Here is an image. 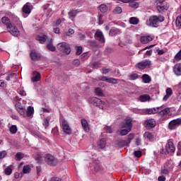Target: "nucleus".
Masks as SVG:
<instances>
[{
  "instance_id": "1",
  "label": "nucleus",
  "mask_w": 181,
  "mask_h": 181,
  "mask_svg": "<svg viewBox=\"0 0 181 181\" xmlns=\"http://www.w3.org/2000/svg\"><path fill=\"white\" fill-rule=\"evenodd\" d=\"M16 26H19V28H23L22 22H21L19 19L17 20L16 23H11L6 27L8 33H11V35H12L13 36H19V30H18V28H16Z\"/></svg>"
},
{
  "instance_id": "2",
  "label": "nucleus",
  "mask_w": 181,
  "mask_h": 181,
  "mask_svg": "<svg viewBox=\"0 0 181 181\" xmlns=\"http://www.w3.org/2000/svg\"><path fill=\"white\" fill-rule=\"evenodd\" d=\"M175 151V147L173 144V142L168 139L165 144V148H161L160 153L161 154L165 155L166 153H173Z\"/></svg>"
},
{
  "instance_id": "3",
  "label": "nucleus",
  "mask_w": 181,
  "mask_h": 181,
  "mask_svg": "<svg viewBox=\"0 0 181 181\" xmlns=\"http://www.w3.org/2000/svg\"><path fill=\"white\" fill-rule=\"evenodd\" d=\"M122 128H127L124 129H122L120 131V135L122 136H124L125 135H128L129 132H131V129H132V119L131 118H127L126 119V124H124L122 125Z\"/></svg>"
},
{
  "instance_id": "4",
  "label": "nucleus",
  "mask_w": 181,
  "mask_h": 181,
  "mask_svg": "<svg viewBox=\"0 0 181 181\" xmlns=\"http://www.w3.org/2000/svg\"><path fill=\"white\" fill-rule=\"evenodd\" d=\"M88 103L95 107H98L100 110H104V107H105V102L101 100V99L98 98L97 97L89 98Z\"/></svg>"
},
{
  "instance_id": "5",
  "label": "nucleus",
  "mask_w": 181,
  "mask_h": 181,
  "mask_svg": "<svg viewBox=\"0 0 181 181\" xmlns=\"http://www.w3.org/2000/svg\"><path fill=\"white\" fill-rule=\"evenodd\" d=\"M57 48L59 52L64 53V54H70L71 52V49L70 48V45L66 42H62L61 43L57 44Z\"/></svg>"
},
{
  "instance_id": "6",
  "label": "nucleus",
  "mask_w": 181,
  "mask_h": 181,
  "mask_svg": "<svg viewBox=\"0 0 181 181\" xmlns=\"http://www.w3.org/2000/svg\"><path fill=\"white\" fill-rule=\"evenodd\" d=\"M60 125L61 129L66 135H71V127H70V124H69V122H67V120L62 119L60 121Z\"/></svg>"
},
{
  "instance_id": "7",
  "label": "nucleus",
  "mask_w": 181,
  "mask_h": 181,
  "mask_svg": "<svg viewBox=\"0 0 181 181\" xmlns=\"http://www.w3.org/2000/svg\"><path fill=\"white\" fill-rule=\"evenodd\" d=\"M44 160L49 166H56V165H57V158L54 157L52 154H45L44 156Z\"/></svg>"
},
{
  "instance_id": "8",
  "label": "nucleus",
  "mask_w": 181,
  "mask_h": 181,
  "mask_svg": "<svg viewBox=\"0 0 181 181\" xmlns=\"http://www.w3.org/2000/svg\"><path fill=\"white\" fill-rule=\"evenodd\" d=\"M159 23V17L156 16H152L146 21V24L147 26L151 28H158Z\"/></svg>"
},
{
  "instance_id": "9",
  "label": "nucleus",
  "mask_w": 181,
  "mask_h": 181,
  "mask_svg": "<svg viewBox=\"0 0 181 181\" xmlns=\"http://www.w3.org/2000/svg\"><path fill=\"white\" fill-rule=\"evenodd\" d=\"M151 61L149 59H146L144 61H141L136 64V69H140V70H144V69H146L148 67H151Z\"/></svg>"
},
{
  "instance_id": "10",
  "label": "nucleus",
  "mask_w": 181,
  "mask_h": 181,
  "mask_svg": "<svg viewBox=\"0 0 181 181\" xmlns=\"http://www.w3.org/2000/svg\"><path fill=\"white\" fill-rule=\"evenodd\" d=\"M181 125V117L175 119L169 122L168 128L170 130H175L177 127Z\"/></svg>"
},
{
  "instance_id": "11",
  "label": "nucleus",
  "mask_w": 181,
  "mask_h": 181,
  "mask_svg": "<svg viewBox=\"0 0 181 181\" xmlns=\"http://www.w3.org/2000/svg\"><path fill=\"white\" fill-rule=\"evenodd\" d=\"M16 108L20 115H22L25 118L28 117V115H26V107H23L21 103H17L16 104Z\"/></svg>"
},
{
  "instance_id": "12",
  "label": "nucleus",
  "mask_w": 181,
  "mask_h": 181,
  "mask_svg": "<svg viewBox=\"0 0 181 181\" xmlns=\"http://www.w3.org/2000/svg\"><path fill=\"white\" fill-rule=\"evenodd\" d=\"M98 80H100V81H106L107 83H110L111 84L118 83V79H116L115 78H107L103 76H98Z\"/></svg>"
},
{
  "instance_id": "13",
  "label": "nucleus",
  "mask_w": 181,
  "mask_h": 181,
  "mask_svg": "<svg viewBox=\"0 0 181 181\" xmlns=\"http://www.w3.org/2000/svg\"><path fill=\"white\" fill-rule=\"evenodd\" d=\"M170 112V109L168 107L164 108L163 110L160 111V121H165V119H168V113Z\"/></svg>"
},
{
  "instance_id": "14",
  "label": "nucleus",
  "mask_w": 181,
  "mask_h": 181,
  "mask_svg": "<svg viewBox=\"0 0 181 181\" xmlns=\"http://www.w3.org/2000/svg\"><path fill=\"white\" fill-rule=\"evenodd\" d=\"M95 38L96 40H98L100 43H105V38L104 37V35L100 30H96L95 33Z\"/></svg>"
},
{
  "instance_id": "15",
  "label": "nucleus",
  "mask_w": 181,
  "mask_h": 181,
  "mask_svg": "<svg viewBox=\"0 0 181 181\" xmlns=\"http://www.w3.org/2000/svg\"><path fill=\"white\" fill-rule=\"evenodd\" d=\"M144 124L147 129H151V128H155L156 126V122L153 119H148L146 120Z\"/></svg>"
},
{
  "instance_id": "16",
  "label": "nucleus",
  "mask_w": 181,
  "mask_h": 181,
  "mask_svg": "<svg viewBox=\"0 0 181 181\" xmlns=\"http://www.w3.org/2000/svg\"><path fill=\"white\" fill-rule=\"evenodd\" d=\"M152 40H153V37L151 35L141 36L140 38L141 42L144 45H146V43H149Z\"/></svg>"
},
{
  "instance_id": "17",
  "label": "nucleus",
  "mask_w": 181,
  "mask_h": 181,
  "mask_svg": "<svg viewBox=\"0 0 181 181\" xmlns=\"http://www.w3.org/2000/svg\"><path fill=\"white\" fill-rule=\"evenodd\" d=\"M47 48L48 50H50V52H55L56 51V47L53 45V40L52 38H49L47 41Z\"/></svg>"
},
{
  "instance_id": "18",
  "label": "nucleus",
  "mask_w": 181,
  "mask_h": 181,
  "mask_svg": "<svg viewBox=\"0 0 181 181\" xmlns=\"http://www.w3.org/2000/svg\"><path fill=\"white\" fill-rule=\"evenodd\" d=\"M159 111V107H157V108H148V109H144L143 110V112L144 114H148V115H151V114H157V112Z\"/></svg>"
},
{
  "instance_id": "19",
  "label": "nucleus",
  "mask_w": 181,
  "mask_h": 181,
  "mask_svg": "<svg viewBox=\"0 0 181 181\" xmlns=\"http://www.w3.org/2000/svg\"><path fill=\"white\" fill-rule=\"evenodd\" d=\"M49 37H47V35H37L36 37V40H37L38 42H40V43H45L46 41L47 42V40H49Z\"/></svg>"
},
{
  "instance_id": "20",
  "label": "nucleus",
  "mask_w": 181,
  "mask_h": 181,
  "mask_svg": "<svg viewBox=\"0 0 181 181\" xmlns=\"http://www.w3.org/2000/svg\"><path fill=\"white\" fill-rule=\"evenodd\" d=\"M173 71L176 76H181V64H176V65L173 66Z\"/></svg>"
},
{
  "instance_id": "21",
  "label": "nucleus",
  "mask_w": 181,
  "mask_h": 181,
  "mask_svg": "<svg viewBox=\"0 0 181 181\" xmlns=\"http://www.w3.org/2000/svg\"><path fill=\"white\" fill-rule=\"evenodd\" d=\"M81 125L85 132H88V131H90V127H88V122H87L86 119H81Z\"/></svg>"
},
{
  "instance_id": "22",
  "label": "nucleus",
  "mask_w": 181,
  "mask_h": 181,
  "mask_svg": "<svg viewBox=\"0 0 181 181\" xmlns=\"http://www.w3.org/2000/svg\"><path fill=\"white\" fill-rule=\"evenodd\" d=\"M30 57L32 60L36 62V60H39V59H40V54L36 52V51L33 50L30 53Z\"/></svg>"
},
{
  "instance_id": "23",
  "label": "nucleus",
  "mask_w": 181,
  "mask_h": 181,
  "mask_svg": "<svg viewBox=\"0 0 181 181\" xmlns=\"http://www.w3.org/2000/svg\"><path fill=\"white\" fill-rule=\"evenodd\" d=\"M40 78H41L40 73L37 71H34L33 76L32 78V81H33V83H36L37 81H40Z\"/></svg>"
},
{
  "instance_id": "24",
  "label": "nucleus",
  "mask_w": 181,
  "mask_h": 181,
  "mask_svg": "<svg viewBox=\"0 0 181 181\" xmlns=\"http://www.w3.org/2000/svg\"><path fill=\"white\" fill-rule=\"evenodd\" d=\"M23 13H26L27 15H29L30 13V3H27L25 5L23 6Z\"/></svg>"
},
{
  "instance_id": "25",
  "label": "nucleus",
  "mask_w": 181,
  "mask_h": 181,
  "mask_svg": "<svg viewBox=\"0 0 181 181\" xmlns=\"http://www.w3.org/2000/svg\"><path fill=\"white\" fill-rule=\"evenodd\" d=\"M164 167L168 169L169 170H172L174 168V163L173 162L172 160H169L165 163Z\"/></svg>"
},
{
  "instance_id": "26",
  "label": "nucleus",
  "mask_w": 181,
  "mask_h": 181,
  "mask_svg": "<svg viewBox=\"0 0 181 181\" xmlns=\"http://www.w3.org/2000/svg\"><path fill=\"white\" fill-rule=\"evenodd\" d=\"M169 6L166 3L161 2L159 6V12H163L168 11Z\"/></svg>"
},
{
  "instance_id": "27",
  "label": "nucleus",
  "mask_w": 181,
  "mask_h": 181,
  "mask_svg": "<svg viewBox=\"0 0 181 181\" xmlns=\"http://www.w3.org/2000/svg\"><path fill=\"white\" fill-rule=\"evenodd\" d=\"M121 30L118 28H112L110 30L109 35L110 36H116V35H120Z\"/></svg>"
},
{
  "instance_id": "28",
  "label": "nucleus",
  "mask_w": 181,
  "mask_h": 181,
  "mask_svg": "<svg viewBox=\"0 0 181 181\" xmlns=\"http://www.w3.org/2000/svg\"><path fill=\"white\" fill-rule=\"evenodd\" d=\"M139 100L141 103H145V102L149 101V100H151V96H149V95H141L139 96Z\"/></svg>"
},
{
  "instance_id": "29",
  "label": "nucleus",
  "mask_w": 181,
  "mask_h": 181,
  "mask_svg": "<svg viewBox=\"0 0 181 181\" xmlns=\"http://www.w3.org/2000/svg\"><path fill=\"white\" fill-rule=\"evenodd\" d=\"M166 95L163 97V100L166 101L173 94V90L171 88H168L165 90Z\"/></svg>"
},
{
  "instance_id": "30",
  "label": "nucleus",
  "mask_w": 181,
  "mask_h": 181,
  "mask_svg": "<svg viewBox=\"0 0 181 181\" xmlns=\"http://www.w3.org/2000/svg\"><path fill=\"white\" fill-rule=\"evenodd\" d=\"M98 146H99V148H100L101 149L104 148V147L105 146V145H107V141H105V139H100L98 142Z\"/></svg>"
},
{
  "instance_id": "31",
  "label": "nucleus",
  "mask_w": 181,
  "mask_h": 181,
  "mask_svg": "<svg viewBox=\"0 0 181 181\" xmlns=\"http://www.w3.org/2000/svg\"><path fill=\"white\" fill-rule=\"evenodd\" d=\"M45 13L47 17H50L51 15L53 14V11L52 10V8H50V4H47L45 6Z\"/></svg>"
},
{
  "instance_id": "32",
  "label": "nucleus",
  "mask_w": 181,
  "mask_h": 181,
  "mask_svg": "<svg viewBox=\"0 0 181 181\" xmlns=\"http://www.w3.org/2000/svg\"><path fill=\"white\" fill-rule=\"evenodd\" d=\"M77 13H78V11H77V10L71 11L68 13V16L69 19H71V21H73V19H74L76 16H77Z\"/></svg>"
},
{
  "instance_id": "33",
  "label": "nucleus",
  "mask_w": 181,
  "mask_h": 181,
  "mask_svg": "<svg viewBox=\"0 0 181 181\" xmlns=\"http://www.w3.org/2000/svg\"><path fill=\"white\" fill-rule=\"evenodd\" d=\"M137 0H132L130 1L129 5L130 8H134V9H136V8L139 7V4L136 2Z\"/></svg>"
},
{
  "instance_id": "34",
  "label": "nucleus",
  "mask_w": 181,
  "mask_h": 181,
  "mask_svg": "<svg viewBox=\"0 0 181 181\" xmlns=\"http://www.w3.org/2000/svg\"><path fill=\"white\" fill-rule=\"evenodd\" d=\"M95 93L98 95V97H104V91L101 88H96L95 89Z\"/></svg>"
},
{
  "instance_id": "35",
  "label": "nucleus",
  "mask_w": 181,
  "mask_h": 181,
  "mask_svg": "<svg viewBox=\"0 0 181 181\" xmlns=\"http://www.w3.org/2000/svg\"><path fill=\"white\" fill-rule=\"evenodd\" d=\"M1 22L4 25H6V28H7L8 25L12 23V22H11V20H9L8 17H3L1 18Z\"/></svg>"
},
{
  "instance_id": "36",
  "label": "nucleus",
  "mask_w": 181,
  "mask_h": 181,
  "mask_svg": "<svg viewBox=\"0 0 181 181\" xmlns=\"http://www.w3.org/2000/svg\"><path fill=\"white\" fill-rule=\"evenodd\" d=\"M142 81H143V83L148 84V83H151V77L148 76V74H144L142 76Z\"/></svg>"
},
{
  "instance_id": "37",
  "label": "nucleus",
  "mask_w": 181,
  "mask_h": 181,
  "mask_svg": "<svg viewBox=\"0 0 181 181\" xmlns=\"http://www.w3.org/2000/svg\"><path fill=\"white\" fill-rule=\"evenodd\" d=\"M118 146L120 148H124V146H128L129 145L127 140H119L117 143Z\"/></svg>"
},
{
  "instance_id": "38",
  "label": "nucleus",
  "mask_w": 181,
  "mask_h": 181,
  "mask_svg": "<svg viewBox=\"0 0 181 181\" xmlns=\"http://www.w3.org/2000/svg\"><path fill=\"white\" fill-rule=\"evenodd\" d=\"M33 112H34V109L32 106H29L27 108V112H25L27 117H32V115H33Z\"/></svg>"
},
{
  "instance_id": "39",
  "label": "nucleus",
  "mask_w": 181,
  "mask_h": 181,
  "mask_svg": "<svg viewBox=\"0 0 181 181\" xmlns=\"http://www.w3.org/2000/svg\"><path fill=\"white\" fill-rule=\"evenodd\" d=\"M129 23H131V25H138V23H139V19L136 17H132L129 19Z\"/></svg>"
},
{
  "instance_id": "40",
  "label": "nucleus",
  "mask_w": 181,
  "mask_h": 181,
  "mask_svg": "<svg viewBox=\"0 0 181 181\" xmlns=\"http://www.w3.org/2000/svg\"><path fill=\"white\" fill-rule=\"evenodd\" d=\"M99 10L100 11V12H102V13H105V12L108 11V7L105 4H101L100 6H99Z\"/></svg>"
},
{
  "instance_id": "41",
  "label": "nucleus",
  "mask_w": 181,
  "mask_h": 181,
  "mask_svg": "<svg viewBox=\"0 0 181 181\" xmlns=\"http://www.w3.org/2000/svg\"><path fill=\"white\" fill-rule=\"evenodd\" d=\"M31 170L32 169L30 168V165H26L23 166V173H30Z\"/></svg>"
},
{
  "instance_id": "42",
  "label": "nucleus",
  "mask_w": 181,
  "mask_h": 181,
  "mask_svg": "<svg viewBox=\"0 0 181 181\" xmlns=\"http://www.w3.org/2000/svg\"><path fill=\"white\" fill-rule=\"evenodd\" d=\"M135 135L132 133H130L127 138V142L129 145L131 144V141H132L134 138Z\"/></svg>"
},
{
  "instance_id": "43",
  "label": "nucleus",
  "mask_w": 181,
  "mask_h": 181,
  "mask_svg": "<svg viewBox=\"0 0 181 181\" xmlns=\"http://www.w3.org/2000/svg\"><path fill=\"white\" fill-rule=\"evenodd\" d=\"M175 25L177 28H181V16H178L176 18Z\"/></svg>"
},
{
  "instance_id": "44",
  "label": "nucleus",
  "mask_w": 181,
  "mask_h": 181,
  "mask_svg": "<svg viewBox=\"0 0 181 181\" xmlns=\"http://www.w3.org/2000/svg\"><path fill=\"white\" fill-rule=\"evenodd\" d=\"M144 136L145 138H147V139H149V141H152V139H153V135L149 133V132H146L144 133Z\"/></svg>"
},
{
  "instance_id": "45",
  "label": "nucleus",
  "mask_w": 181,
  "mask_h": 181,
  "mask_svg": "<svg viewBox=\"0 0 181 181\" xmlns=\"http://www.w3.org/2000/svg\"><path fill=\"white\" fill-rule=\"evenodd\" d=\"M16 76V73H10L6 79L7 81H9L10 80H12V78H15Z\"/></svg>"
},
{
  "instance_id": "46",
  "label": "nucleus",
  "mask_w": 181,
  "mask_h": 181,
  "mask_svg": "<svg viewBox=\"0 0 181 181\" xmlns=\"http://www.w3.org/2000/svg\"><path fill=\"white\" fill-rule=\"evenodd\" d=\"M10 132L11 134H16V132H18V127L16 125H12L10 127Z\"/></svg>"
},
{
  "instance_id": "47",
  "label": "nucleus",
  "mask_w": 181,
  "mask_h": 181,
  "mask_svg": "<svg viewBox=\"0 0 181 181\" xmlns=\"http://www.w3.org/2000/svg\"><path fill=\"white\" fill-rule=\"evenodd\" d=\"M35 160L37 162V163H40V162H41L42 160V154L40 153H37L35 154Z\"/></svg>"
},
{
  "instance_id": "48",
  "label": "nucleus",
  "mask_w": 181,
  "mask_h": 181,
  "mask_svg": "<svg viewBox=\"0 0 181 181\" xmlns=\"http://www.w3.org/2000/svg\"><path fill=\"white\" fill-rule=\"evenodd\" d=\"M104 130L109 134H112V128L110 126L105 125Z\"/></svg>"
},
{
  "instance_id": "49",
  "label": "nucleus",
  "mask_w": 181,
  "mask_h": 181,
  "mask_svg": "<svg viewBox=\"0 0 181 181\" xmlns=\"http://www.w3.org/2000/svg\"><path fill=\"white\" fill-rule=\"evenodd\" d=\"M21 159H23V153H17L16 155V160H21Z\"/></svg>"
},
{
  "instance_id": "50",
  "label": "nucleus",
  "mask_w": 181,
  "mask_h": 181,
  "mask_svg": "<svg viewBox=\"0 0 181 181\" xmlns=\"http://www.w3.org/2000/svg\"><path fill=\"white\" fill-rule=\"evenodd\" d=\"M175 60L179 62L181 60V49L175 56Z\"/></svg>"
},
{
  "instance_id": "51",
  "label": "nucleus",
  "mask_w": 181,
  "mask_h": 181,
  "mask_svg": "<svg viewBox=\"0 0 181 181\" xmlns=\"http://www.w3.org/2000/svg\"><path fill=\"white\" fill-rule=\"evenodd\" d=\"M114 13H122V8L119 6H117L115 8V10L113 11Z\"/></svg>"
},
{
  "instance_id": "52",
  "label": "nucleus",
  "mask_w": 181,
  "mask_h": 181,
  "mask_svg": "<svg viewBox=\"0 0 181 181\" xmlns=\"http://www.w3.org/2000/svg\"><path fill=\"white\" fill-rule=\"evenodd\" d=\"M81 53H83V47H77L76 54L80 56Z\"/></svg>"
},
{
  "instance_id": "53",
  "label": "nucleus",
  "mask_w": 181,
  "mask_h": 181,
  "mask_svg": "<svg viewBox=\"0 0 181 181\" xmlns=\"http://www.w3.org/2000/svg\"><path fill=\"white\" fill-rule=\"evenodd\" d=\"M170 171H171V170H169L168 168H166L164 166V168H163V169L161 170V174H163V175H168Z\"/></svg>"
},
{
  "instance_id": "54",
  "label": "nucleus",
  "mask_w": 181,
  "mask_h": 181,
  "mask_svg": "<svg viewBox=\"0 0 181 181\" xmlns=\"http://www.w3.org/2000/svg\"><path fill=\"white\" fill-rule=\"evenodd\" d=\"M5 174L7 175V176H9V175L12 174V168L8 167L5 169Z\"/></svg>"
},
{
  "instance_id": "55",
  "label": "nucleus",
  "mask_w": 181,
  "mask_h": 181,
  "mask_svg": "<svg viewBox=\"0 0 181 181\" xmlns=\"http://www.w3.org/2000/svg\"><path fill=\"white\" fill-rule=\"evenodd\" d=\"M134 156L136 158H141V156H142V151H134Z\"/></svg>"
},
{
  "instance_id": "56",
  "label": "nucleus",
  "mask_w": 181,
  "mask_h": 181,
  "mask_svg": "<svg viewBox=\"0 0 181 181\" xmlns=\"http://www.w3.org/2000/svg\"><path fill=\"white\" fill-rule=\"evenodd\" d=\"M110 71H111V69H107V68H103V69H102V71H101L103 74H108V73H110Z\"/></svg>"
},
{
  "instance_id": "57",
  "label": "nucleus",
  "mask_w": 181,
  "mask_h": 181,
  "mask_svg": "<svg viewBox=\"0 0 181 181\" xmlns=\"http://www.w3.org/2000/svg\"><path fill=\"white\" fill-rule=\"evenodd\" d=\"M129 80H136L138 78V75L136 74H133L129 76Z\"/></svg>"
},
{
  "instance_id": "58",
  "label": "nucleus",
  "mask_w": 181,
  "mask_h": 181,
  "mask_svg": "<svg viewBox=\"0 0 181 181\" xmlns=\"http://www.w3.org/2000/svg\"><path fill=\"white\" fill-rule=\"evenodd\" d=\"M74 30L70 28L66 32V36H71V35H74Z\"/></svg>"
},
{
  "instance_id": "59",
  "label": "nucleus",
  "mask_w": 181,
  "mask_h": 181,
  "mask_svg": "<svg viewBox=\"0 0 181 181\" xmlns=\"http://www.w3.org/2000/svg\"><path fill=\"white\" fill-rule=\"evenodd\" d=\"M177 148H178V151L177 153V156H181V141H180L178 143Z\"/></svg>"
},
{
  "instance_id": "60",
  "label": "nucleus",
  "mask_w": 181,
  "mask_h": 181,
  "mask_svg": "<svg viewBox=\"0 0 181 181\" xmlns=\"http://www.w3.org/2000/svg\"><path fill=\"white\" fill-rule=\"evenodd\" d=\"M88 44L91 47H95V46H97V42L95 41H89Z\"/></svg>"
},
{
  "instance_id": "61",
  "label": "nucleus",
  "mask_w": 181,
  "mask_h": 181,
  "mask_svg": "<svg viewBox=\"0 0 181 181\" xmlns=\"http://www.w3.org/2000/svg\"><path fill=\"white\" fill-rule=\"evenodd\" d=\"M6 156V151H1L0 152V159H3V158H5Z\"/></svg>"
},
{
  "instance_id": "62",
  "label": "nucleus",
  "mask_w": 181,
  "mask_h": 181,
  "mask_svg": "<svg viewBox=\"0 0 181 181\" xmlns=\"http://www.w3.org/2000/svg\"><path fill=\"white\" fill-rule=\"evenodd\" d=\"M43 125L45 128H47V127H49V119H45L43 122Z\"/></svg>"
},
{
  "instance_id": "63",
  "label": "nucleus",
  "mask_w": 181,
  "mask_h": 181,
  "mask_svg": "<svg viewBox=\"0 0 181 181\" xmlns=\"http://www.w3.org/2000/svg\"><path fill=\"white\" fill-rule=\"evenodd\" d=\"M49 181H62V180L57 177H52Z\"/></svg>"
},
{
  "instance_id": "64",
  "label": "nucleus",
  "mask_w": 181,
  "mask_h": 181,
  "mask_svg": "<svg viewBox=\"0 0 181 181\" xmlns=\"http://www.w3.org/2000/svg\"><path fill=\"white\" fill-rule=\"evenodd\" d=\"M74 66H78L80 64V60L78 59H75L73 62Z\"/></svg>"
}]
</instances>
